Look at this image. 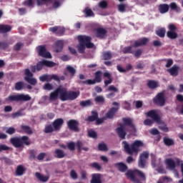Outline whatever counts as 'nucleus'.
Masks as SVG:
<instances>
[{
  "label": "nucleus",
  "mask_w": 183,
  "mask_h": 183,
  "mask_svg": "<svg viewBox=\"0 0 183 183\" xmlns=\"http://www.w3.org/2000/svg\"><path fill=\"white\" fill-rule=\"evenodd\" d=\"M79 41V45L77 46L78 52L79 54H85V49L87 48L88 49H91L94 48V43L91 42L92 41V37L90 36H78L77 37Z\"/></svg>",
  "instance_id": "1"
},
{
  "label": "nucleus",
  "mask_w": 183,
  "mask_h": 183,
  "mask_svg": "<svg viewBox=\"0 0 183 183\" xmlns=\"http://www.w3.org/2000/svg\"><path fill=\"white\" fill-rule=\"evenodd\" d=\"M122 145L124 149L127 154L129 155H133L134 153L138 154L141 151V148L144 147V142L141 140H135L132 144L131 147L127 141L122 142Z\"/></svg>",
  "instance_id": "2"
},
{
  "label": "nucleus",
  "mask_w": 183,
  "mask_h": 183,
  "mask_svg": "<svg viewBox=\"0 0 183 183\" xmlns=\"http://www.w3.org/2000/svg\"><path fill=\"white\" fill-rule=\"evenodd\" d=\"M10 144L14 148H24V145L28 147L31 144V140L28 136L15 137L10 139Z\"/></svg>",
  "instance_id": "3"
},
{
  "label": "nucleus",
  "mask_w": 183,
  "mask_h": 183,
  "mask_svg": "<svg viewBox=\"0 0 183 183\" xmlns=\"http://www.w3.org/2000/svg\"><path fill=\"white\" fill-rule=\"evenodd\" d=\"M32 98L29 94H19L17 95H9L7 98L5 99L6 102H28V101H31Z\"/></svg>",
  "instance_id": "4"
},
{
  "label": "nucleus",
  "mask_w": 183,
  "mask_h": 183,
  "mask_svg": "<svg viewBox=\"0 0 183 183\" xmlns=\"http://www.w3.org/2000/svg\"><path fill=\"white\" fill-rule=\"evenodd\" d=\"M44 66H47L48 68H52L55 66V62L43 59L42 61H39L36 65H32L30 66L31 72L35 74L36 71H42Z\"/></svg>",
  "instance_id": "5"
},
{
  "label": "nucleus",
  "mask_w": 183,
  "mask_h": 183,
  "mask_svg": "<svg viewBox=\"0 0 183 183\" xmlns=\"http://www.w3.org/2000/svg\"><path fill=\"white\" fill-rule=\"evenodd\" d=\"M125 175L127 178L132 180V182H139V179H137L136 177H139L142 179H145V174L138 169H135L134 171L127 170Z\"/></svg>",
  "instance_id": "6"
},
{
  "label": "nucleus",
  "mask_w": 183,
  "mask_h": 183,
  "mask_svg": "<svg viewBox=\"0 0 183 183\" xmlns=\"http://www.w3.org/2000/svg\"><path fill=\"white\" fill-rule=\"evenodd\" d=\"M96 82L97 84L102 82V71L101 70H99L94 73V79L93 80L87 79L81 81V83L86 85H95Z\"/></svg>",
  "instance_id": "7"
},
{
  "label": "nucleus",
  "mask_w": 183,
  "mask_h": 183,
  "mask_svg": "<svg viewBox=\"0 0 183 183\" xmlns=\"http://www.w3.org/2000/svg\"><path fill=\"white\" fill-rule=\"evenodd\" d=\"M48 3L52 4L53 9H58L61 5L59 0H36L37 6H42V5H46Z\"/></svg>",
  "instance_id": "8"
},
{
  "label": "nucleus",
  "mask_w": 183,
  "mask_h": 183,
  "mask_svg": "<svg viewBox=\"0 0 183 183\" xmlns=\"http://www.w3.org/2000/svg\"><path fill=\"white\" fill-rule=\"evenodd\" d=\"M112 105L116 107H112L105 114V118L107 119H113L117 112L119 111V103L114 102Z\"/></svg>",
  "instance_id": "9"
},
{
  "label": "nucleus",
  "mask_w": 183,
  "mask_h": 183,
  "mask_svg": "<svg viewBox=\"0 0 183 183\" xmlns=\"http://www.w3.org/2000/svg\"><path fill=\"white\" fill-rule=\"evenodd\" d=\"M154 105L158 107H164L165 105V93L164 92L158 93L156 97L153 99Z\"/></svg>",
  "instance_id": "10"
},
{
  "label": "nucleus",
  "mask_w": 183,
  "mask_h": 183,
  "mask_svg": "<svg viewBox=\"0 0 183 183\" xmlns=\"http://www.w3.org/2000/svg\"><path fill=\"white\" fill-rule=\"evenodd\" d=\"M24 79L25 81H26V82H28V84H30V85L34 86H35V84H37L38 81H36V79L33 78L34 74L31 72V70H29V69H24Z\"/></svg>",
  "instance_id": "11"
},
{
  "label": "nucleus",
  "mask_w": 183,
  "mask_h": 183,
  "mask_svg": "<svg viewBox=\"0 0 183 183\" xmlns=\"http://www.w3.org/2000/svg\"><path fill=\"white\" fill-rule=\"evenodd\" d=\"M169 30L167 32V38H169V39H177L178 38V34L177 33V26L174 24H169Z\"/></svg>",
  "instance_id": "12"
},
{
  "label": "nucleus",
  "mask_w": 183,
  "mask_h": 183,
  "mask_svg": "<svg viewBox=\"0 0 183 183\" xmlns=\"http://www.w3.org/2000/svg\"><path fill=\"white\" fill-rule=\"evenodd\" d=\"M149 158V152L144 151L139 155V159L138 162L139 168H145L147 160Z\"/></svg>",
  "instance_id": "13"
},
{
  "label": "nucleus",
  "mask_w": 183,
  "mask_h": 183,
  "mask_svg": "<svg viewBox=\"0 0 183 183\" xmlns=\"http://www.w3.org/2000/svg\"><path fill=\"white\" fill-rule=\"evenodd\" d=\"M67 128L74 132H79V122L76 119H70L67 122Z\"/></svg>",
  "instance_id": "14"
},
{
  "label": "nucleus",
  "mask_w": 183,
  "mask_h": 183,
  "mask_svg": "<svg viewBox=\"0 0 183 183\" xmlns=\"http://www.w3.org/2000/svg\"><path fill=\"white\" fill-rule=\"evenodd\" d=\"M37 51H38L39 56H41L42 58H48V59L52 58L51 53H49V51H46V48L45 47V46H39L37 47Z\"/></svg>",
  "instance_id": "15"
},
{
  "label": "nucleus",
  "mask_w": 183,
  "mask_h": 183,
  "mask_svg": "<svg viewBox=\"0 0 183 183\" xmlns=\"http://www.w3.org/2000/svg\"><path fill=\"white\" fill-rule=\"evenodd\" d=\"M116 132L120 139H125L127 132L125 131V126L124 124H120L119 127L116 129Z\"/></svg>",
  "instance_id": "16"
},
{
  "label": "nucleus",
  "mask_w": 183,
  "mask_h": 183,
  "mask_svg": "<svg viewBox=\"0 0 183 183\" xmlns=\"http://www.w3.org/2000/svg\"><path fill=\"white\" fill-rule=\"evenodd\" d=\"M69 92L65 87H59V96L61 101H68Z\"/></svg>",
  "instance_id": "17"
},
{
  "label": "nucleus",
  "mask_w": 183,
  "mask_h": 183,
  "mask_svg": "<svg viewBox=\"0 0 183 183\" xmlns=\"http://www.w3.org/2000/svg\"><path fill=\"white\" fill-rule=\"evenodd\" d=\"M64 119L62 118L56 119L52 122L51 124L54 127L56 132H58V131L61 130V128H62V125H64Z\"/></svg>",
  "instance_id": "18"
},
{
  "label": "nucleus",
  "mask_w": 183,
  "mask_h": 183,
  "mask_svg": "<svg viewBox=\"0 0 183 183\" xmlns=\"http://www.w3.org/2000/svg\"><path fill=\"white\" fill-rule=\"evenodd\" d=\"M123 123H124V127L125 125L127 127H130L132 129V132H137V128L135 127V125L134 124V122H132V119L131 118H123L122 119Z\"/></svg>",
  "instance_id": "19"
},
{
  "label": "nucleus",
  "mask_w": 183,
  "mask_h": 183,
  "mask_svg": "<svg viewBox=\"0 0 183 183\" xmlns=\"http://www.w3.org/2000/svg\"><path fill=\"white\" fill-rule=\"evenodd\" d=\"M147 117H149V118H152L154 122H159L161 117L158 114H157V112L155 110H150L146 114Z\"/></svg>",
  "instance_id": "20"
},
{
  "label": "nucleus",
  "mask_w": 183,
  "mask_h": 183,
  "mask_svg": "<svg viewBox=\"0 0 183 183\" xmlns=\"http://www.w3.org/2000/svg\"><path fill=\"white\" fill-rule=\"evenodd\" d=\"M107 29L102 27H99L96 29V36L99 39H104V38L107 36Z\"/></svg>",
  "instance_id": "21"
},
{
  "label": "nucleus",
  "mask_w": 183,
  "mask_h": 183,
  "mask_svg": "<svg viewBox=\"0 0 183 183\" xmlns=\"http://www.w3.org/2000/svg\"><path fill=\"white\" fill-rule=\"evenodd\" d=\"M148 42H149V39L147 37H144L139 40L135 41L132 46L133 48H138V46H142L144 45H147Z\"/></svg>",
  "instance_id": "22"
},
{
  "label": "nucleus",
  "mask_w": 183,
  "mask_h": 183,
  "mask_svg": "<svg viewBox=\"0 0 183 183\" xmlns=\"http://www.w3.org/2000/svg\"><path fill=\"white\" fill-rule=\"evenodd\" d=\"M114 167L117 168L119 172H127L128 171V166L124 162L115 163Z\"/></svg>",
  "instance_id": "23"
},
{
  "label": "nucleus",
  "mask_w": 183,
  "mask_h": 183,
  "mask_svg": "<svg viewBox=\"0 0 183 183\" xmlns=\"http://www.w3.org/2000/svg\"><path fill=\"white\" fill-rule=\"evenodd\" d=\"M167 72H169L172 76H178L179 66L174 65L172 68L167 69Z\"/></svg>",
  "instance_id": "24"
},
{
  "label": "nucleus",
  "mask_w": 183,
  "mask_h": 183,
  "mask_svg": "<svg viewBox=\"0 0 183 183\" xmlns=\"http://www.w3.org/2000/svg\"><path fill=\"white\" fill-rule=\"evenodd\" d=\"M12 31V26L8 24H0V34H8Z\"/></svg>",
  "instance_id": "25"
},
{
  "label": "nucleus",
  "mask_w": 183,
  "mask_h": 183,
  "mask_svg": "<svg viewBox=\"0 0 183 183\" xmlns=\"http://www.w3.org/2000/svg\"><path fill=\"white\" fill-rule=\"evenodd\" d=\"M65 152L61 149H56L54 150V157L58 158L59 159H61L62 158H65L66 157Z\"/></svg>",
  "instance_id": "26"
},
{
  "label": "nucleus",
  "mask_w": 183,
  "mask_h": 183,
  "mask_svg": "<svg viewBox=\"0 0 183 183\" xmlns=\"http://www.w3.org/2000/svg\"><path fill=\"white\" fill-rule=\"evenodd\" d=\"M104 78H108V80L104 81V86H108L110 84H112V75L108 72L106 71L103 74Z\"/></svg>",
  "instance_id": "27"
},
{
  "label": "nucleus",
  "mask_w": 183,
  "mask_h": 183,
  "mask_svg": "<svg viewBox=\"0 0 183 183\" xmlns=\"http://www.w3.org/2000/svg\"><path fill=\"white\" fill-rule=\"evenodd\" d=\"M35 177L40 181V182H48L49 180V176H44V174L38 172L35 173Z\"/></svg>",
  "instance_id": "28"
},
{
  "label": "nucleus",
  "mask_w": 183,
  "mask_h": 183,
  "mask_svg": "<svg viewBox=\"0 0 183 183\" xmlns=\"http://www.w3.org/2000/svg\"><path fill=\"white\" fill-rule=\"evenodd\" d=\"M90 183H102V180L101 179V174L95 173L92 175V179Z\"/></svg>",
  "instance_id": "29"
},
{
  "label": "nucleus",
  "mask_w": 183,
  "mask_h": 183,
  "mask_svg": "<svg viewBox=\"0 0 183 183\" xmlns=\"http://www.w3.org/2000/svg\"><path fill=\"white\" fill-rule=\"evenodd\" d=\"M157 125H159V129H161V131H163V132H168L169 131V129L167 126V124L162 120H159V122L156 123Z\"/></svg>",
  "instance_id": "30"
},
{
  "label": "nucleus",
  "mask_w": 183,
  "mask_h": 183,
  "mask_svg": "<svg viewBox=\"0 0 183 183\" xmlns=\"http://www.w3.org/2000/svg\"><path fill=\"white\" fill-rule=\"evenodd\" d=\"M83 13L84 14L85 18H92L95 16V14L89 7L84 8Z\"/></svg>",
  "instance_id": "31"
},
{
  "label": "nucleus",
  "mask_w": 183,
  "mask_h": 183,
  "mask_svg": "<svg viewBox=\"0 0 183 183\" xmlns=\"http://www.w3.org/2000/svg\"><path fill=\"white\" fill-rule=\"evenodd\" d=\"M59 95V88H57L53 92L50 93V94H49L50 102H52V101H56V99H58Z\"/></svg>",
  "instance_id": "32"
},
{
  "label": "nucleus",
  "mask_w": 183,
  "mask_h": 183,
  "mask_svg": "<svg viewBox=\"0 0 183 183\" xmlns=\"http://www.w3.org/2000/svg\"><path fill=\"white\" fill-rule=\"evenodd\" d=\"M44 132L45 134H52V132H56V130H55V127L51 123V124H46Z\"/></svg>",
  "instance_id": "33"
},
{
  "label": "nucleus",
  "mask_w": 183,
  "mask_h": 183,
  "mask_svg": "<svg viewBox=\"0 0 183 183\" xmlns=\"http://www.w3.org/2000/svg\"><path fill=\"white\" fill-rule=\"evenodd\" d=\"M165 164L167 165V167L169 169H171V171H173V169H175V162L172 159H167L165 160Z\"/></svg>",
  "instance_id": "34"
},
{
  "label": "nucleus",
  "mask_w": 183,
  "mask_h": 183,
  "mask_svg": "<svg viewBox=\"0 0 183 183\" xmlns=\"http://www.w3.org/2000/svg\"><path fill=\"white\" fill-rule=\"evenodd\" d=\"M169 11V6L167 4H162L159 5V11L160 14H167Z\"/></svg>",
  "instance_id": "35"
},
{
  "label": "nucleus",
  "mask_w": 183,
  "mask_h": 183,
  "mask_svg": "<svg viewBox=\"0 0 183 183\" xmlns=\"http://www.w3.org/2000/svg\"><path fill=\"white\" fill-rule=\"evenodd\" d=\"M92 116H89L87 117V119H86V121H87L88 122H94V121H97V119H98V112L92 111Z\"/></svg>",
  "instance_id": "36"
},
{
  "label": "nucleus",
  "mask_w": 183,
  "mask_h": 183,
  "mask_svg": "<svg viewBox=\"0 0 183 183\" xmlns=\"http://www.w3.org/2000/svg\"><path fill=\"white\" fill-rule=\"evenodd\" d=\"M24 172H25V168L22 165H19L16 168L15 174L16 177H21L24 175Z\"/></svg>",
  "instance_id": "37"
},
{
  "label": "nucleus",
  "mask_w": 183,
  "mask_h": 183,
  "mask_svg": "<svg viewBox=\"0 0 183 183\" xmlns=\"http://www.w3.org/2000/svg\"><path fill=\"white\" fill-rule=\"evenodd\" d=\"M79 94L76 92L69 91L68 94V101H74L76 99L79 97Z\"/></svg>",
  "instance_id": "38"
},
{
  "label": "nucleus",
  "mask_w": 183,
  "mask_h": 183,
  "mask_svg": "<svg viewBox=\"0 0 183 183\" xmlns=\"http://www.w3.org/2000/svg\"><path fill=\"white\" fill-rule=\"evenodd\" d=\"M83 145L84 144H82V142H81L79 140L76 142V147L77 150L79 151V152H81V151H82V149H83V151H89V148H88V147L82 148Z\"/></svg>",
  "instance_id": "39"
},
{
  "label": "nucleus",
  "mask_w": 183,
  "mask_h": 183,
  "mask_svg": "<svg viewBox=\"0 0 183 183\" xmlns=\"http://www.w3.org/2000/svg\"><path fill=\"white\" fill-rule=\"evenodd\" d=\"M102 57L104 61H109L112 59V52L107 51L102 53Z\"/></svg>",
  "instance_id": "40"
},
{
  "label": "nucleus",
  "mask_w": 183,
  "mask_h": 183,
  "mask_svg": "<svg viewBox=\"0 0 183 183\" xmlns=\"http://www.w3.org/2000/svg\"><path fill=\"white\" fill-rule=\"evenodd\" d=\"M163 142L166 147H172L175 144L174 142V139L168 138V137H164Z\"/></svg>",
  "instance_id": "41"
},
{
  "label": "nucleus",
  "mask_w": 183,
  "mask_h": 183,
  "mask_svg": "<svg viewBox=\"0 0 183 183\" xmlns=\"http://www.w3.org/2000/svg\"><path fill=\"white\" fill-rule=\"evenodd\" d=\"M147 86L150 89H155V88H158V82L154 80H149L147 81Z\"/></svg>",
  "instance_id": "42"
},
{
  "label": "nucleus",
  "mask_w": 183,
  "mask_h": 183,
  "mask_svg": "<svg viewBox=\"0 0 183 183\" xmlns=\"http://www.w3.org/2000/svg\"><path fill=\"white\" fill-rule=\"evenodd\" d=\"M21 128L22 131H24V132H25V134H27L28 135H32V134H34V132H32V129L29 126L21 125Z\"/></svg>",
  "instance_id": "43"
},
{
  "label": "nucleus",
  "mask_w": 183,
  "mask_h": 183,
  "mask_svg": "<svg viewBox=\"0 0 183 183\" xmlns=\"http://www.w3.org/2000/svg\"><path fill=\"white\" fill-rule=\"evenodd\" d=\"M63 49L64 41L61 40L56 41V52H61Z\"/></svg>",
  "instance_id": "44"
},
{
  "label": "nucleus",
  "mask_w": 183,
  "mask_h": 183,
  "mask_svg": "<svg viewBox=\"0 0 183 183\" xmlns=\"http://www.w3.org/2000/svg\"><path fill=\"white\" fill-rule=\"evenodd\" d=\"M165 32H167L165 28H160L156 31V35L159 36V38H164L165 36Z\"/></svg>",
  "instance_id": "45"
},
{
  "label": "nucleus",
  "mask_w": 183,
  "mask_h": 183,
  "mask_svg": "<svg viewBox=\"0 0 183 183\" xmlns=\"http://www.w3.org/2000/svg\"><path fill=\"white\" fill-rule=\"evenodd\" d=\"M55 118V113L53 112H49L46 114V116L44 114L41 115V119H54Z\"/></svg>",
  "instance_id": "46"
},
{
  "label": "nucleus",
  "mask_w": 183,
  "mask_h": 183,
  "mask_svg": "<svg viewBox=\"0 0 183 183\" xmlns=\"http://www.w3.org/2000/svg\"><path fill=\"white\" fill-rule=\"evenodd\" d=\"M25 86V83L24 81H18L15 84L14 88L16 91H21Z\"/></svg>",
  "instance_id": "47"
},
{
  "label": "nucleus",
  "mask_w": 183,
  "mask_h": 183,
  "mask_svg": "<svg viewBox=\"0 0 183 183\" xmlns=\"http://www.w3.org/2000/svg\"><path fill=\"white\" fill-rule=\"evenodd\" d=\"M91 105H92V101H91V99L80 102V106H81L82 108L91 107Z\"/></svg>",
  "instance_id": "48"
},
{
  "label": "nucleus",
  "mask_w": 183,
  "mask_h": 183,
  "mask_svg": "<svg viewBox=\"0 0 183 183\" xmlns=\"http://www.w3.org/2000/svg\"><path fill=\"white\" fill-rule=\"evenodd\" d=\"M169 6L172 11H175L176 12H179V11H181V8H179L178 5H177V3L175 2H172L169 4Z\"/></svg>",
  "instance_id": "49"
},
{
  "label": "nucleus",
  "mask_w": 183,
  "mask_h": 183,
  "mask_svg": "<svg viewBox=\"0 0 183 183\" xmlns=\"http://www.w3.org/2000/svg\"><path fill=\"white\" fill-rule=\"evenodd\" d=\"M98 149L99 151L107 152V151H108V147L105 144V143H100L98 145Z\"/></svg>",
  "instance_id": "50"
},
{
  "label": "nucleus",
  "mask_w": 183,
  "mask_h": 183,
  "mask_svg": "<svg viewBox=\"0 0 183 183\" xmlns=\"http://www.w3.org/2000/svg\"><path fill=\"white\" fill-rule=\"evenodd\" d=\"M39 79L41 82H45L46 81L49 82V74L41 75L39 76Z\"/></svg>",
  "instance_id": "51"
},
{
  "label": "nucleus",
  "mask_w": 183,
  "mask_h": 183,
  "mask_svg": "<svg viewBox=\"0 0 183 183\" xmlns=\"http://www.w3.org/2000/svg\"><path fill=\"white\" fill-rule=\"evenodd\" d=\"M1 159V161L4 162V164H6V165H12L14 164L12 160L6 157H3Z\"/></svg>",
  "instance_id": "52"
},
{
  "label": "nucleus",
  "mask_w": 183,
  "mask_h": 183,
  "mask_svg": "<svg viewBox=\"0 0 183 183\" xmlns=\"http://www.w3.org/2000/svg\"><path fill=\"white\" fill-rule=\"evenodd\" d=\"M66 69H67L68 72H69V74H71V76H74V75H75V74H76V70L71 66H67Z\"/></svg>",
  "instance_id": "53"
},
{
  "label": "nucleus",
  "mask_w": 183,
  "mask_h": 183,
  "mask_svg": "<svg viewBox=\"0 0 183 183\" xmlns=\"http://www.w3.org/2000/svg\"><path fill=\"white\" fill-rule=\"evenodd\" d=\"M21 48H24V43L22 42H17L14 46V51H21Z\"/></svg>",
  "instance_id": "54"
},
{
  "label": "nucleus",
  "mask_w": 183,
  "mask_h": 183,
  "mask_svg": "<svg viewBox=\"0 0 183 183\" xmlns=\"http://www.w3.org/2000/svg\"><path fill=\"white\" fill-rule=\"evenodd\" d=\"M88 135L89 138H93L94 139H95L98 137L97 132L92 129L88 130Z\"/></svg>",
  "instance_id": "55"
},
{
  "label": "nucleus",
  "mask_w": 183,
  "mask_h": 183,
  "mask_svg": "<svg viewBox=\"0 0 183 183\" xmlns=\"http://www.w3.org/2000/svg\"><path fill=\"white\" fill-rule=\"evenodd\" d=\"M75 147H76V143L74 142H70L67 143V148L69 151H74L75 149Z\"/></svg>",
  "instance_id": "56"
},
{
  "label": "nucleus",
  "mask_w": 183,
  "mask_h": 183,
  "mask_svg": "<svg viewBox=\"0 0 183 183\" xmlns=\"http://www.w3.org/2000/svg\"><path fill=\"white\" fill-rule=\"evenodd\" d=\"M90 167H92V168H94V169H97V171H101L102 169V167L101 165H99V164H98V162H93L90 164Z\"/></svg>",
  "instance_id": "57"
},
{
  "label": "nucleus",
  "mask_w": 183,
  "mask_h": 183,
  "mask_svg": "<svg viewBox=\"0 0 183 183\" xmlns=\"http://www.w3.org/2000/svg\"><path fill=\"white\" fill-rule=\"evenodd\" d=\"M95 102H97V104H101L102 102H105V99L102 96H97L94 98Z\"/></svg>",
  "instance_id": "58"
},
{
  "label": "nucleus",
  "mask_w": 183,
  "mask_h": 183,
  "mask_svg": "<svg viewBox=\"0 0 183 183\" xmlns=\"http://www.w3.org/2000/svg\"><path fill=\"white\" fill-rule=\"evenodd\" d=\"M9 46V43L6 41H0V49L5 50Z\"/></svg>",
  "instance_id": "59"
},
{
  "label": "nucleus",
  "mask_w": 183,
  "mask_h": 183,
  "mask_svg": "<svg viewBox=\"0 0 183 183\" xmlns=\"http://www.w3.org/2000/svg\"><path fill=\"white\" fill-rule=\"evenodd\" d=\"M123 53L124 54H134L132 51V46H127L123 49Z\"/></svg>",
  "instance_id": "60"
},
{
  "label": "nucleus",
  "mask_w": 183,
  "mask_h": 183,
  "mask_svg": "<svg viewBox=\"0 0 183 183\" xmlns=\"http://www.w3.org/2000/svg\"><path fill=\"white\" fill-rule=\"evenodd\" d=\"M126 6H127L125 4H119L117 6L119 12H122V13L125 12V11H127L126 9H125Z\"/></svg>",
  "instance_id": "61"
},
{
  "label": "nucleus",
  "mask_w": 183,
  "mask_h": 183,
  "mask_svg": "<svg viewBox=\"0 0 183 183\" xmlns=\"http://www.w3.org/2000/svg\"><path fill=\"white\" fill-rule=\"evenodd\" d=\"M124 109H127V111H131V103L125 101L123 104Z\"/></svg>",
  "instance_id": "62"
},
{
  "label": "nucleus",
  "mask_w": 183,
  "mask_h": 183,
  "mask_svg": "<svg viewBox=\"0 0 183 183\" xmlns=\"http://www.w3.org/2000/svg\"><path fill=\"white\" fill-rule=\"evenodd\" d=\"M70 177L72 179H78V174H76V172L74 169L71 170Z\"/></svg>",
  "instance_id": "63"
},
{
  "label": "nucleus",
  "mask_w": 183,
  "mask_h": 183,
  "mask_svg": "<svg viewBox=\"0 0 183 183\" xmlns=\"http://www.w3.org/2000/svg\"><path fill=\"white\" fill-rule=\"evenodd\" d=\"M25 6H34V0H26L24 2Z\"/></svg>",
  "instance_id": "64"
}]
</instances>
